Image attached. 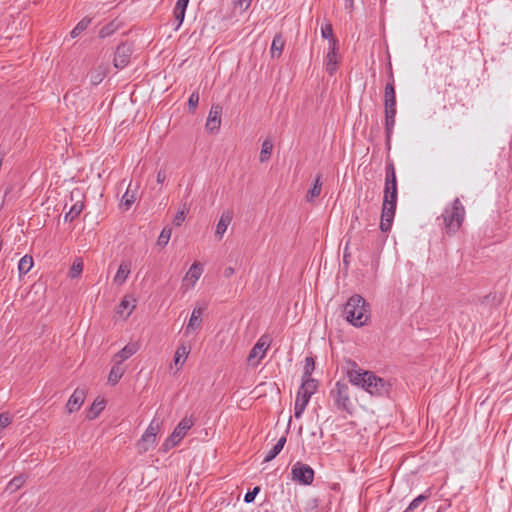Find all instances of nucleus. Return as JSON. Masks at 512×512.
<instances>
[{"mask_svg": "<svg viewBox=\"0 0 512 512\" xmlns=\"http://www.w3.org/2000/svg\"><path fill=\"white\" fill-rule=\"evenodd\" d=\"M397 183L395 166L392 161H388L385 166V184Z\"/></svg>", "mask_w": 512, "mask_h": 512, "instance_id": "72a5a7b5", "label": "nucleus"}, {"mask_svg": "<svg viewBox=\"0 0 512 512\" xmlns=\"http://www.w3.org/2000/svg\"><path fill=\"white\" fill-rule=\"evenodd\" d=\"M343 315L353 326L362 327L370 318L369 304L361 295L355 294L344 305Z\"/></svg>", "mask_w": 512, "mask_h": 512, "instance_id": "f257e3e1", "label": "nucleus"}, {"mask_svg": "<svg viewBox=\"0 0 512 512\" xmlns=\"http://www.w3.org/2000/svg\"><path fill=\"white\" fill-rule=\"evenodd\" d=\"M352 217H353V219L358 220V215L356 213V210L353 212Z\"/></svg>", "mask_w": 512, "mask_h": 512, "instance_id": "bf43d9fd", "label": "nucleus"}, {"mask_svg": "<svg viewBox=\"0 0 512 512\" xmlns=\"http://www.w3.org/2000/svg\"><path fill=\"white\" fill-rule=\"evenodd\" d=\"M199 102V94L197 92H193L188 100V106L190 110H195Z\"/></svg>", "mask_w": 512, "mask_h": 512, "instance_id": "3c124183", "label": "nucleus"}, {"mask_svg": "<svg viewBox=\"0 0 512 512\" xmlns=\"http://www.w3.org/2000/svg\"><path fill=\"white\" fill-rule=\"evenodd\" d=\"M233 219V211L227 209L222 212L220 219L216 225L215 236L220 240L223 238L228 226L231 224Z\"/></svg>", "mask_w": 512, "mask_h": 512, "instance_id": "dca6fc26", "label": "nucleus"}, {"mask_svg": "<svg viewBox=\"0 0 512 512\" xmlns=\"http://www.w3.org/2000/svg\"><path fill=\"white\" fill-rule=\"evenodd\" d=\"M132 53H133V46L131 43L124 42V43L119 44L116 48L114 59H113L114 67L117 69L125 68L130 62Z\"/></svg>", "mask_w": 512, "mask_h": 512, "instance_id": "0eeeda50", "label": "nucleus"}, {"mask_svg": "<svg viewBox=\"0 0 512 512\" xmlns=\"http://www.w3.org/2000/svg\"><path fill=\"white\" fill-rule=\"evenodd\" d=\"M322 37L329 40V46H336V39L333 36L331 24H326L321 28Z\"/></svg>", "mask_w": 512, "mask_h": 512, "instance_id": "58836bf2", "label": "nucleus"}, {"mask_svg": "<svg viewBox=\"0 0 512 512\" xmlns=\"http://www.w3.org/2000/svg\"><path fill=\"white\" fill-rule=\"evenodd\" d=\"M354 368L350 369L347 372V376L349 381L355 385L364 389V384L366 385L367 375L370 374L371 371H364L360 368H357V365L353 363Z\"/></svg>", "mask_w": 512, "mask_h": 512, "instance_id": "2eb2a0df", "label": "nucleus"}, {"mask_svg": "<svg viewBox=\"0 0 512 512\" xmlns=\"http://www.w3.org/2000/svg\"><path fill=\"white\" fill-rule=\"evenodd\" d=\"M396 106V91L394 85V76L390 72L389 80L384 88V106Z\"/></svg>", "mask_w": 512, "mask_h": 512, "instance_id": "a211bd4d", "label": "nucleus"}, {"mask_svg": "<svg viewBox=\"0 0 512 512\" xmlns=\"http://www.w3.org/2000/svg\"><path fill=\"white\" fill-rule=\"evenodd\" d=\"M92 19L90 17H84L80 20L77 25L70 32L71 38H76L84 32L88 26L91 24Z\"/></svg>", "mask_w": 512, "mask_h": 512, "instance_id": "7c9ffc66", "label": "nucleus"}, {"mask_svg": "<svg viewBox=\"0 0 512 512\" xmlns=\"http://www.w3.org/2000/svg\"><path fill=\"white\" fill-rule=\"evenodd\" d=\"M318 383L312 377H302V384L299 390L302 393L312 396L317 391Z\"/></svg>", "mask_w": 512, "mask_h": 512, "instance_id": "393cba45", "label": "nucleus"}, {"mask_svg": "<svg viewBox=\"0 0 512 512\" xmlns=\"http://www.w3.org/2000/svg\"><path fill=\"white\" fill-rule=\"evenodd\" d=\"M186 218V211L183 209V210H180L176 213L174 219H173V224L175 226H181L182 223L184 222Z\"/></svg>", "mask_w": 512, "mask_h": 512, "instance_id": "09e8293b", "label": "nucleus"}, {"mask_svg": "<svg viewBox=\"0 0 512 512\" xmlns=\"http://www.w3.org/2000/svg\"><path fill=\"white\" fill-rule=\"evenodd\" d=\"M161 422L153 419L147 427L141 439L138 441L137 446L140 452H147L152 448L156 442L157 433L160 430Z\"/></svg>", "mask_w": 512, "mask_h": 512, "instance_id": "39448f33", "label": "nucleus"}, {"mask_svg": "<svg viewBox=\"0 0 512 512\" xmlns=\"http://www.w3.org/2000/svg\"><path fill=\"white\" fill-rule=\"evenodd\" d=\"M106 77V68L103 66H98L90 72V82L92 85L96 86L100 84L104 78Z\"/></svg>", "mask_w": 512, "mask_h": 512, "instance_id": "c756f323", "label": "nucleus"}, {"mask_svg": "<svg viewBox=\"0 0 512 512\" xmlns=\"http://www.w3.org/2000/svg\"><path fill=\"white\" fill-rule=\"evenodd\" d=\"M138 351L137 343H129L114 355V362L122 365V362L129 359Z\"/></svg>", "mask_w": 512, "mask_h": 512, "instance_id": "aec40b11", "label": "nucleus"}, {"mask_svg": "<svg viewBox=\"0 0 512 512\" xmlns=\"http://www.w3.org/2000/svg\"><path fill=\"white\" fill-rule=\"evenodd\" d=\"M397 183L384 185V198L383 203L388 201L390 204H397Z\"/></svg>", "mask_w": 512, "mask_h": 512, "instance_id": "b1692460", "label": "nucleus"}, {"mask_svg": "<svg viewBox=\"0 0 512 512\" xmlns=\"http://www.w3.org/2000/svg\"><path fill=\"white\" fill-rule=\"evenodd\" d=\"M330 396L334 401L337 409L352 414L354 410L353 403L350 399L349 386L343 381H337L330 391Z\"/></svg>", "mask_w": 512, "mask_h": 512, "instance_id": "7ed1b4c3", "label": "nucleus"}, {"mask_svg": "<svg viewBox=\"0 0 512 512\" xmlns=\"http://www.w3.org/2000/svg\"><path fill=\"white\" fill-rule=\"evenodd\" d=\"M185 12H186V8L179 7V6L175 5L174 18H175V22L177 23L175 30H178L180 28V26L182 25L184 18H185Z\"/></svg>", "mask_w": 512, "mask_h": 512, "instance_id": "ea45409f", "label": "nucleus"}, {"mask_svg": "<svg viewBox=\"0 0 512 512\" xmlns=\"http://www.w3.org/2000/svg\"><path fill=\"white\" fill-rule=\"evenodd\" d=\"M12 422V417L9 413H1L0 414V430L7 427Z\"/></svg>", "mask_w": 512, "mask_h": 512, "instance_id": "8fccbe9b", "label": "nucleus"}, {"mask_svg": "<svg viewBox=\"0 0 512 512\" xmlns=\"http://www.w3.org/2000/svg\"><path fill=\"white\" fill-rule=\"evenodd\" d=\"M385 112V136L387 149H391V139L395 126V118L397 109L396 106H384Z\"/></svg>", "mask_w": 512, "mask_h": 512, "instance_id": "1a4fd4ad", "label": "nucleus"}, {"mask_svg": "<svg viewBox=\"0 0 512 512\" xmlns=\"http://www.w3.org/2000/svg\"><path fill=\"white\" fill-rule=\"evenodd\" d=\"M131 272V264L128 261H122L119 265V268L114 276V283L117 285H122L126 282L129 274Z\"/></svg>", "mask_w": 512, "mask_h": 512, "instance_id": "4be33fe9", "label": "nucleus"}, {"mask_svg": "<svg viewBox=\"0 0 512 512\" xmlns=\"http://www.w3.org/2000/svg\"><path fill=\"white\" fill-rule=\"evenodd\" d=\"M221 113L222 107L219 105H213L209 111L208 118L206 121V129L210 133L218 132L221 125Z\"/></svg>", "mask_w": 512, "mask_h": 512, "instance_id": "9b49d317", "label": "nucleus"}, {"mask_svg": "<svg viewBox=\"0 0 512 512\" xmlns=\"http://www.w3.org/2000/svg\"><path fill=\"white\" fill-rule=\"evenodd\" d=\"M103 409H104L103 401H99V402L94 401L90 408V412L92 413V415H89V418L90 419L96 418Z\"/></svg>", "mask_w": 512, "mask_h": 512, "instance_id": "c03bdc74", "label": "nucleus"}, {"mask_svg": "<svg viewBox=\"0 0 512 512\" xmlns=\"http://www.w3.org/2000/svg\"><path fill=\"white\" fill-rule=\"evenodd\" d=\"M270 342L267 336H262L250 350L247 361L251 365H258L260 360L264 358Z\"/></svg>", "mask_w": 512, "mask_h": 512, "instance_id": "6e6552de", "label": "nucleus"}, {"mask_svg": "<svg viewBox=\"0 0 512 512\" xmlns=\"http://www.w3.org/2000/svg\"><path fill=\"white\" fill-rule=\"evenodd\" d=\"M193 425L194 418L192 416H185L174 428L172 432L173 438L181 441Z\"/></svg>", "mask_w": 512, "mask_h": 512, "instance_id": "f3484780", "label": "nucleus"}, {"mask_svg": "<svg viewBox=\"0 0 512 512\" xmlns=\"http://www.w3.org/2000/svg\"><path fill=\"white\" fill-rule=\"evenodd\" d=\"M137 190H138V184L135 185V187H132V182L129 183L127 190L125 191L124 195L122 196L121 203L125 206V209L128 210L132 204L137 199Z\"/></svg>", "mask_w": 512, "mask_h": 512, "instance_id": "5701e85b", "label": "nucleus"}, {"mask_svg": "<svg viewBox=\"0 0 512 512\" xmlns=\"http://www.w3.org/2000/svg\"><path fill=\"white\" fill-rule=\"evenodd\" d=\"M291 478L302 485H310L314 480V470L308 464L297 461L291 468Z\"/></svg>", "mask_w": 512, "mask_h": 512, "instance_id": "20e7f679", "label": "nucleus"}, {"mask_svg": "<svg viewBox=\"0 0 512 512\" xmlns=\"http://www.w3.org/2000/svg\"><path fill=\"white\" fill-rule=\"evenodd\" d=\"M260 490V486H256L252 491H248L244 496V502L248 504L254 502L255 497L259 494Z\"/></svg>", "mask_w": 512, "mask_h": 512, "instance_id": "de8ad7c7", "label": "nucleus"}, {"mask_svg": "<svg viewBox=\"0 0 512 512\" xmlns=\"http://www.w3.org/2000/svg\"><path fill=\"white\" fill-rule=\"evenodd\" d=\"M272 149H273V144H272L271 140L265 139L262 143V148H261L260 157H259V160L261 163L268 161V159L270 158Z\"/></svg>", "mask_w": 512, "mask_h": 512, "instance_id": "f704fd0d", "label": "nucleus"}, {"mask_svg": "<svg viewBox=\"0 0 512 512\" xmlns=\"http://www.w3.org/2000/svg\"><path fill=\"white\" fill-rule=\"evenodd\" d=\"M180 441L178 439H174L173 438V435L171 434L166 440L165 442L162 444V450L164 452H167L168 450H170L171 448L175 447Z\"/></svg>", "mask_w": 512, "mask_h": 512, "instance_id": "49530a36", "label": "nucleus"}, {"mask_svg": "<svg viewBox=\"0 0 512 512\" xmlns=\"http://www.w3.org/2000/svg\"><path fill=\"white\" fill-rule=\"evenodd\" d=\"M252 0H237L236 5L243 11H246L250 5Z\"/></svg>", "mask_w": 512, "mask_h": 512, "instance_id": "864d4df0", "label": "nucleus"}, {"mask_svg": "<svg viewBox=\"0 0 512 512\" xmlns=\"http://www.w3.org/2000/svg\"><path fill=\"white\" fill-rule=\"evenodd\" d=\"M171 228L164 227L158 237L157 245L164 247L168 244L171 237Z\"/></svg>", "mask_w": 512, "mask_h": 512, "instance_id": "a19ab883", "label": "nucleus"}, {"mask_svg": "<svg viewBox=\"0 0 512 512\" xmlns=\"http://www.w3.org/2000/svg\"><path fill=\"white\" fill-rule=\"evenodd\" d=\"M285 41L280 34L274 36L270 48L271 56L273 58H278L281 56Z\"/></svg>", "mask_w": 512, "mask_h": 512, "instance_id": "a878e982", "label": "nucleus"}, {"mask_svg": "<svg viewBox=\"0 0 512 512\" xmlns=\"http://www.w3.org/2000/svg\"><path fill=\"white\" fill-rule=\"evenodd\" d=\"M354 8V0H345V9L352 10Z\"/></svg>", "mask_w": 512, "mask_h": 512, "instance_id": "4d7b16f0", "label": "nucleus"}, {"mask_svg": "<svg viewBox=\"0 0 512 512\" xmlns=\"http://www.w3.org/2000/svg\"><path fill=\"white\" fill-rule=\"evenodd\" d=\"M311 396L305 393H302L301 390H298L296 399H295V405H294V416L295 418H300L302 414L304 413Z\"/></svg>", "mask_w": 512, "mask_h": 512, "instance_id": "6ab92c4d", "label": "nucleus"}, {"mask_svg": "<svg viewBox=\"0 0 512 512\" xmlns=\"http://www.w3.org/2000/svg\"><path fill=\"white\" fill-rule=\"evenodd\" d=\"M286 443V437L282 436L278 439L277 443L267 452L264 457V462L272 461L283 449Z\"/></svg>", "mask_w": 512, "mask_h": 512, "instance_id": "bb28decb", "label": "nucleus"}, {"mask_svg": "<svg viewBox=\"0 0 512 512\" xmlns=\"http://www.w3.org/2000/svg\"><path fill=\"white\" fill-rule=\"evenodd\" d=\"M124 372H125V369L122 367V365L114 362V365L111 368L109 376H108V382L112 385L117 384L119 382V380L122 378Z\"/></svg>", "mask_w": 512, "mask_h": 512, "instance_id": "cd10ccee", "label": "nucleus"}, {"mask_svg": "<svg viewBox=\"0 0 512 512\" xmlns=\"http://www.w3.org/2000/svg\"><path fill=\"white\" fill-rule=\"evenodd\" d=\"M134 305L131 304V301L127 299L126 297L121 300L119 306H118V313L120 315H124L125 318L129 317L134 309Z\"/></svg>", "mask_w": 512, "mask_h": 512, "instance_id": "e433bc0d", "label": "nucleus"}, {"mask_svg": "<svg viewBox=\"0 0 512 512\" xmlns=\"http://www.w3.org/2000/svg\"><path fill=\"white\" fill-rule=\"evenodd\" d=\"M427 499L426 495H419L415 499L412 500V502L409 504V506L403 511V512H412L415 509H417L425 500Z\"/></svg>", "mask_w": 512, "mask_h": 512, "instance_id": "37998d69", "label": "nucleus"}, {"mask_svg": "<svg viewBox=\"0 0 512 512\" xmlns=\"http://www.w3.org/2000/svg\"><path fill=\"white\" fill-rule=\"evenodd\" d=\"M33 267V258L29 255L23 256L18 263V270L20 274H27Z\"/></svg>", "mask_w": 512, "mask_h": 512, "instance_id": "c9c22d12", "label": "nucleus"}, {"mask_svg": "<svg viewBox=\"0 0 512 512\" xmlns=\"http://www.w3.org/2000/svg\"><path fill=\"white\" fill-rule=\"evenodd\" d=\"M203 311V307H195L192 310L191 316L184 330V334L186 336L190 335L201 327Z\"/></svg>", "mask_w": 512, "mask_h": 512, "instance_id": "f8f14e48", "label": "nucleus"}, {"mask_svg": "<svg viewBox=\"0 0 512 512\" xmlns=\"http://www.w3.org/2000/svg\"><path fill=\"white\" fill-rule=\"evenodd\" d=\"M85 397V390L82 388H76L66 404L68 412L73 413L79 410L85 400Z\"/></svg>", "mask_w": 512, "mask_h": 512, "instance_id": "4468645a", "label": "nucleus"}, {"mask_svg": "<svg viewBox=\"0 0 512 512\" xmlns=\"http://www.w3.org/2000/svg\"><path fill=\"white\" fill-rule=\"evenodd\" d=\"M190 353V348L186 346L185 344H181L175 353L174 362L175 365H183L185 360L187 359L188 355Z\"/></svg>", "mask_w": 512, "mask_h": 512, "instance_id": "2f4dec72", "label": "nucleus"}, {"mask_svg": "<svg viewBox=\"0 0 512 512\" xmlns=\"http://www.w3.org/2000/svg\"><path fill=\"white\" fill-rule=\"evenodd\" d=\"M84 205L81 201H77L74 203L69 211L64 216L65 222H72L75 218H77L81 212L83 211Z\"/></svg>", "mask_w": 512, "mask_h": 512, "instance_id": "c85d7f7f", "label": "nucleus"}, {"mask_svg": "<svg viewBox=\"0 0 512 512\" xmlns=\"http://www.w3.org/2000/svg\"><path fill=\"white\" fill-rule=\"evenodd\" d=\"M83 271V263L80 260H76L73 262L72 267L70 269V277L76 278Z\"/></svg>", "mask_w": 512, "mask_h": 512, "instance_id": "a18cd8bd", "label": "nucleus"}, {"mask_svg": "<svg viewBox=\"0 0 512 512\" xmlns=\"http://www.w3.org/2000/svg\"><path fill=\"white\" fill-rule=\"evenodd\" d=\"M337 53H336V46H329L328 52L325 56V66L326 71L329 73V75H333L337 70Z\"/></svg>", "mask_w": 512, "mask_h": 512, "instance_id": "412c9836", "label": "nucleus"}, {"mask_svg": "<svg viewBox=\"0 0 512 512\" xmlns=\"http://www.w3.org/2000/svg\"><path fill=\"white\" fill-rule=\"evenodd\" d=\"M315 369V361L312 357H306L304 364L303 377H311Z\"/></svg>", "mask_w": 512, "mask_h": 512, "instance_id": "79ce46f5", "label": "nucleus"}, {"mask_svg": "<svg viewBox=\"0 0 512 512\" xmlns=\"http://www.w3.org/2000/svg\"><path fill=\"white\" fill-rule=\"evenodd\" d=\"M234 272H235V270H234V268H233V267H227V268H225V270H224V276H225L226 278H229V277H231V276L234 274Z\"/></svg>", "mask_w": 512, "mask_h": 512, "instance_id": "6e6d98bb", "label": "nucleus"}, {"mask_svg": "<svg viewBox=\"0 0 512 512\" xmlns=\"http://www.w3.org/2000/svg\"><path fill=\"white\" fill-rule=\"evenodd\" d=\"M366 375V385L364 384L366 392L376 396H382L389 392V384L383 378L378 377L373 372Z\"/></svg>", "mask_w": 512, "mask_h": 512, "instance_id": "423d86ee", "label": "nucleus"}, {"mask_svg": "<svg viewBox=\"0 0 512 512\" xmlns=\"http://www.w3.org/2000/svg\"><path fill=\"white\" fill-rule=\"evenodd\" d=\"M190 0H177L176 6L187 8Z\"/></svg>", "mask_w": 512, "mask_h": 512, "instance_id": "13d9d810", "label": "nucleus"}, {"mask_svg": "<svg viewBox=\"0 0 512 512\" xmlns=\"http://www.w3.org/2000/svg\"><path fill=\"white\" fill-rule=\"evenodd\" d=\"M320 180H321V176L317 175L313 186L307 192V195H306L307 201L311 202V201H313L314 198H316L320 195L321 187H322V183Z\"/></svg>", "mask_w": 512, "mask_h": 512, "instance_id": "473e14b6", "label": "nucleus"}, {"mask_svg": "<svg viewBox=\"0 0 512 512\" xmlns=\"http://www.w3.org/2000/svg\"><path fill=\"white\" fill-rule=\"evenodd\" d=\"M26 481V477L24 475L15 476L10 482L7 484L6 490L10 493L17 491L19 488L23 486Z\"/></svg>", "mask_w": 512, "mask_h": 512, "instance_id": "4c0bfd02", "label": "nucleus"}, {"mask_svg": "<svg viewBox=\"0 0 512 512\" xmlns=\"http://www.w3.org/2000/svg\"><path fill=\"white\" fill-rule=\"evenodd\" d=\"M112 32H113L112 24L106 25V26L102 27L101 30L99 31V36L101 38H105V37L109 36Z\"/></svg>", "mask_w": 512, "mask_h": 512, "instance_id": "603ef678", "label": "nucleus"}, {"mask_svg": "<svg viewBox=\"0 0 512 512\" xmlns=\"http://www.w3.org/2000/svg\"><path fill=\"white\" fill-rule=\"evenodd\" d=\"M157 183L162 184L166 180V173L164 170H159L156 177Z\"/></svg>", "mask_w": 512, "mask_h": 512, "instance_id": "5fc2aeb1", "label": "nucleus"}, {"mask_svg": "<svg viewBox=\"0 0 512 512\" xmlns=\"http://www.w3.org/2000/svg\"><path fill=\"white\" fill-rule=\"evenodd\" d=\"M465 214V207L459 198H455L451 205L446 206L441 215L445 233L448 235L455 234L462 226Z\"/></svg>", "mask_w": 512, "mask_h": 512, "instance_id": "f03ea898", "label": "nucleus"}, {"mask_svg": "<svg viewBox=\"0 0 512 512\" xmlns=\"http://www.w3.org/2000/svg\"><path fill=\"white\" fill-rule=\"evenodd\" d=\"M396 205L390 204L388 201L382 204V213L380 221V229L382 232L390 231L395 216Z\"/></svg>", "mask_w": 512, "mask_h": 512, "instance_id": "9d476101", "label": "nucleus"}, {"mask_svg": "<svg viewBox=\"0 0 512 512\" xmlns=\"http://www.w3.org/2000/svg\"><path fill=\"white\" fill-rule=\"evenodd\" d=\"M202 272H203V269H202L200 263H198V262L193 263L183 279V286H187V288H193L195 286L196 282L201 277Z\"/></svg>", "mask_w": 512, "mask_h": 512, "instance_id": "ddd939ff", "label": "nucleus"}]
</instances>
